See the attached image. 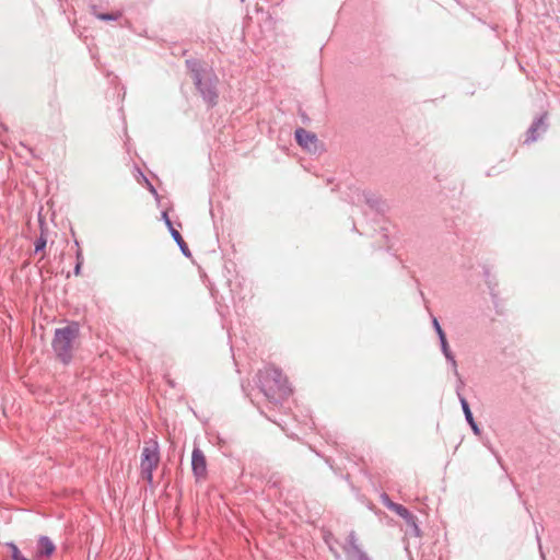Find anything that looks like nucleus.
<instances>
[{"label":"nucleus","mask_w":560,"mask_h":560,"mask_svg":"<svg viewBox=\"0 0 560 560\" xmlns=\"http://www.w3.org/2000/svg\"><path fill=\"white\" fill-rule=\"evenodd\" d=\"M394 512L398 514L402 520L406 521L407 525L410 527V532L419 537L421 535V530L417 524L416 516L404 505H393Z\"/></svg>","instance_id":"nucleus-11"},{"label":"nucleus","mask_w":560,"mask_h":560,"mask_svg":"<svg viewBox=\"0 0 560 560\" xmlns=\"http://www.w3.org/2000/svg\"><path fill=\"white\" fill-rule=\"evenodd\" d=\"M195 70V80L194 83L200 93L201 97L205 102H207L210 106H214L218 101V77L212 71L209 70Z\"/></svg>","instance_id":"nucleus-3"},{"label":"nucleus","mask_w":560,"mask_h":560,"mask_svg":"<svg viewBox=\"0 0 560 560\" xmlns=\"http://www.w3.org/2000/svg\"><path fill=\"white\" fill-rule=\"evenodd\" d=\"M548 124H547V114H541L538 118H536L533 124L529 126L526 135L525 143H532L535 142L540 133H544L547 131Z\"/></svg>","instance_id":"nucleus-7"},{"label":"nucleus","mask_w":560,"mask_h":560,"mask_svg":"<svg viewBox=\"0 0 560 560\" xmlns=\"http://www.w3.org/2000/svg\"><path fill=\"white\" fill-rule=\"evenodd\" d=\"M80 326L77 322L55 330L51 347L56 357L63 364H69L72 360L73 342L78 338Z\"/></svg>","instance_id":"nucleus-2"},{"label":"nucleus","mask_w":560,"mask_h":560,"mask_svg":"<svg viewBox=\"0 0 560 560\" xmlns=\"http://www.w3.org/2000/svg\"><path fill=\"white\" fill-rule=\"evenodd\" d=\"M365 202L370 208L381 212L384 210V203L381 199L371 191H358L357 192V202ZM355 202V200H353Z\"/></svg>","instance_id":"nucleus-12"},{"label":"nucleus","mask_w":560,"mask_h":560,"mask_svg":"<svg viewBox=\"0 0 560 560\" xmlns=\"http://www.w3.org/2000/svg\"><path fill=\"white\" fill-rule=\"evenodd\" d=\"M432 325H433V328L439 337H441L442 335H445L439 320L435 317H432Z\"/></svg>","instance_id":"nucleus-20"},{"label":"nucleus","mask_w":560,"mask_h":560,"mask_svg":"<svg viewBox=\"0 0 560 560\" xmlns=\"http://www.w3.org/2000/svg\"><path fill=\"white\" fill-rule=\"evenodd\" d=\"M536 539H537L538 547H539V550H540L541 559H542V560H546L545 555H544V552H542V548H541L540 537H539V535H538V534H537V536H536Z\"/></svg>","instance_id":"nucleus-23"},{"label":"nucleus","mask_w":560,"mask_h":560,"mask_svg":"<svg viewBox=\"0 0 560 560\" xmlns=\"http://www.w3.org/2000/svg\"><path fill=\"white\" fill-rule=\"evenodd\" d=\"M381 499H382V503H383V504H384L388 510H390V511H393V512H394V506H393V505H399L398 503L393 502V501L389 499V497H388L387 494H385V493H384V494H382Z\"/></svg>","instance_id":"nucleus-18"},{"label":"nucleus","mask_w":560,"mask_h":560,"mask_svg":"<svg viewBox=\"0 0 560 560\" xmlns=\"http://www.w3.org/2000/svg\"><path fill=\"white\" fill-rule=\"evenodd\" d=\"M343 551L346 553V560H371L358 545V538L354 532L348 535Z\"/></svg>","instance_id":"nucleus-5"},{"label":"nucleus","mask_w":560,"mask_h":560,"mask_svg":"<svg viewBox=\"0 0 560 560\" xmlns=\"http://www.w3.org/2000/svg\"><path fill=\"white\" fill-rule=\"evenodd\" d=\"M162 220L164 221L165 225L167 226L168 232L172 235L173 240L178 245L182 254L185 257H190L191 253L189 250V247L186 244V242L184 241V238L182 237L180 233L173 226V223H172V221H171V219H170V217L167 214V211H163L162 212Z\"/></svg>","instance_id":"nucleus-9"},{"label":"nucleus","mask_w":560,"mask_h":560,"mask_svg":"<svg viewBox=\"0 0 560 560\" xmlns=\"http://www.w3.org/2000/svg\"><path fill=\"white\" fill-rule=\"evenodd\" d=\"M141 175L144 178L150 192L155 197V199H159V194H158L156 189L154 188V186L149 182V179L143 174H141Z\"/></svg>","instance_id":"nucleus-21"},{"label":"nucleus","mask_w":560,"mask_h":560,"mask_svg":"<svg viewBox=\"0 0 560 560\" xmlns=\"http://www.w3.org/2000/svg\"><path fill=\"white\" fill-rule=\"evenodd\" d=\"M191 468L197 478H202L207 472L206 457L200 448H194L191 455Z\"/></svg>","instance_id":"nucleus-10"},{"label":"nucleus","mask_w":560,"mask_h":560,"mask_svg":"<svg viewBox=\"0 0 560 560\" xmlns=\"http://www.w3.org/2000/svg\"><path fill=\"white\" fill-rule=\"evenodd\" d=\"M257 378L260 390L270 401L280 402L291 394L287 377L275 366L260 370Z\"/></svg>","instance_id":"nucleus-1"},{"label":"nucleus","mask_w":560,"mask_h":560,"mask_svg":"<svg viewBox=\"0 0 560 560\" xmlns=\"http://www.w3.org/2000/svg\"><path fill=\"white\" fill-rule=\"evenodd\" d=\"M160 460L158 444L154 443L145 446L141 454V471L143 477L152 482L153 470L156 468Z\"/></svg>","instance_id":"nucleus-4"},{"label":"nucleus","mask_w":560,"mask_h":560,"mask_svg":"<svg viewBox=\"0 0 560 560\" xmlns=\"http://www.w3.org/2000/svg\"><path fill=\"white\" fill-rule=\"evenodd\" d=\"M56 547L52 540L47 536H40L37 540L36 553L38 557H49L54 553Z\"/></svg>","instance_id":"nucleus-13"},{"label":"nucleus","mask_w":560,"mask_h":560,"mask_svg":"<svg viewBox=\"0 0 560 560\" xmlns=\"http://www.w3.org/2000/svg\"><path fill=\"white\" fill-rule=\"evenodd\" d=\"M5 547L9 549L12 560H28L21 553L20 549L13 541L5 542Z\"/></svg>","instance_id":"nucleus-16"},{"label":"nucleus","mask_w":560,"mask_h":560,"mask_svg":"<svg viewBox=\"0 0 560 560\" xmlns=\"http://www.w3.org/2000/svg\"><path fill=\"white\" fill-rule=\"evenodd\" d=\"M81 267H82V264H80V262L75 264L74 270H73L75 276H79L81 273Z\"/></svg>","instance_id":"nucleus-25"},{"label":"nucleus","mask_w":560,"mask_h":560,"mask_svg":"<svg viewBox=\"0 0 560 560\" xmlns=\"http://www.w3.org/2000/svg\"><path fill=\"white\" fill-rule=\"evenodd\" d=\"M92 10V14L101 20V21H105V22H109V21H117L120 16H121V12H113V13H100L97 12V8L96 5H92L91 8Z\"/></svg>","instance_id":"nucleus-15"},{"label":"nucleus","mask_w":560,"mask_h":560,"mask_svg":"<svg viewBox=\"0 0 560 560\" xmlns=\"http://www.w3.org/2000/svg\"><path fill=\"white\" fill-rule=\"evenodd\" d=\"M463 386H464V382L462 378H459L457 382V387H456L457 397L459 399V402H460V406H462V409H463V412H464L467 423L470 425L472 432L475 434L479 435L480 434L479 425L477 424V422L474 419V416H472V412L470 410L467 399L460 394V389Z\"/></svg>","instance_id":"nucleus-6"},{"label":"nucleus","mask_w":560,"mask_h":560,"mask_svg":"<svg viewBox=\"0 0 560 560\" xmlns=\"http://www.w3.org/2000/svg\"><path fill=\"white\" fill-rule=\"evenodd\" d=\"M439 341H440L441 350H442L445 359L451 363V365L453 368L454 375L459 380L460 375L457 370V363H456L453 352L450 350V347H448V343L446 340V336L442 335L441 337H439Z\"/></svg>","instance_id":"nucleus-14"},{"label":"nucleus","mask_w":560,"mask_h":560,"mask_svg":"<svg viewBox=\"0 0 560 560\" xmlns=\"http://www.w3.org/2000/svg\"><path fill=\"white\" fill-rule=\"evenodd\" d=\"M186 65L189 68V70L191 71L194 80H195V70L194 69L203 70L202 68H200L199 62L194 59L186 60Z\"/></svg>","instance_id":"nucleus-17"},{"label":"nucleus","mask_w":560,"mask_h":560,"mask_svg":"<svg viewBox=\"0 0 560 560\" xmlns=\"http://www.w3.org/2000/svg\"><path fill=\"white\" fill-rule=\"evenodd\" d=\"M299 115H300V117L302 118V121H303L304 124H306V122H308V121H310V118L307 117V115H306L304 112L300 110V112H299Z\"/></svg>","instance_id":"nucleus-24"},{"label":"nucleus","mask_w":560,"mask_h":560,"mask_svg":"<svg viewBox=\"0 0 560 560\" xmlns=\"http://www.w3.org/2000/svg\"><path fill=\"white\" fill-rule=\"evenodd\" d=\"M47 241L44 236H40L35 242V253L42 252L46 247Z\"/></svg>","instance_id":"nucleus-19"},{"label":"nucleus","mask_w":560,"mask_h":560,"mask_svg":"<svg viewBox=\"0 0 560 560\" xmlns=\"http://www.w3.org/2000/svg\"><path fill=\"white\" fill-rule=\"evenodd\" d=\"M295 140L303 149L310 152L316 151L317 137L315 133L305 130L304 128H298L294 131Z\"/></svg>","instance_id":"nucleus-8"},{"label":"nucleus","mask_w":560,"mask_h":560,"mask_svg":"<svg viewBox=\"0 0 560 560\" xmlns=\"http://www.w3.org/2000/svg\"><path fill=\"white\" fill-rule=\"evenodd\" d=\"M74 244L78 247L77 253H75L77 262H80V264L83 265L84 258H83V254H82V250L80 248L79 242L74 241Z\"/></svg>","instance_id":"nucleus-22"}]
</instances>
